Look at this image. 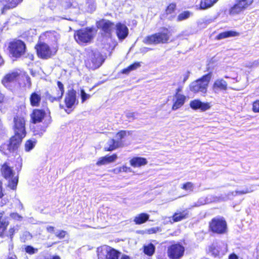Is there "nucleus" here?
<instances>
[{
	"label": "nucleus",
	"instance_id": "obj_1",
	"mask_svg": "<svg viewBox=\"0 0 259 259\" xmlns=\"http://www.w3.org/2000/svg\"><path fill=\"white\" fill-rule=\"evenodd\" d=\"M170 33L166 28H162L159 32L152 35L146 36L143 42L147 45H158L167 43L169 39Z\"/></svg>",
	"mask_w": 259,
	"mask_h": 259
},
{
	"label": "nucleus",
	"instance_id": "obj_2",
	"mask_svg": "<svg viewBox=\"0 0 259 259\" xmlns=\"http://www.w3.org/2000/svg\"><path fill=\"white\" fill-rule=\"evenodd\" d=\"M211 76V73H208L192 82L190 85V90L194 93L205 94Z\"/></svg>",
	"mask_w": 259,
	"mask_h": 259
},
{
	"label": "nucleus",
	"instance_id": "obj_3",
	"mask_svg": "<svg viewBox=\"0 0 259 259\" xmlns=\"http://www.w3.org/2000/svg\"><path fill=\"white\" fill-rule=\"evenodd\" d=\"M104 61V59L99 51L94 50L89 52L85 65L88 68L95 70L100 67Z\"/></svg>",
	"mask_w": 259,
	"mask_h": 259
},
{
	"label": "nucleus",
	"instance_id": "obj_4",
	"mask_svg": "<svg viewBox=\"0 0 259 259\" xmlns=\"http://www.w3.org/2000/svg\"><path fill=\"white\" fill-rule=\"evenodd\" d=\"M94 34L93 28H86L75 31L74 37L78 44L83 45L90 43L93 39Z\"/></svg>",
	"mask_w": 259,
	"mask_h": 259
},
{
	"label": "nucleus",
	"instance_id": "obj_5",
	"mask_svg": "<svg viewBox=\"0 0 259 259\" xmlns=\"http://www.w3.org/2000/svg\"><path fill=\"white\" fill-rule=\"evenodd\" d=\"M8 48L10 53L15 58L20 57L24 54L26 50L25 43L19 39H16L10 42Z\"/></svg>",
	"mask_w": 259,
	"mask_h": 259
},
{
	"label": "nucleus",
	"instance_id": "obj_6",
	"mask_svg": "<svg viewBox=\"0 0 259 259\" xmlns=\"http://www.w3.org/2000/svg\"><path fill=\"white\" fill-rule=\"evenodd\" d=\"M254 0H235V4L230 8L229 14L235 16L247 9L253 4Z\"/></svg>",
	"mask_w": 259,
	"mask_h": 259
},
{
	"label": "nucleus",
	"instance_id": "obj_7",
	"mask_svg": "<svg viewBox=\"0 0 259 259\" xmlns=\"http://www.w3.org/2000/svg\"><path fill=\"white\" fill-rule=\"evenodd\" d=\"M184 246L180 243H176L167 247V254L170 259H180L184 255Z\"/></svg>",
	"mask_w": 259,
	"mask_h": 259
},
{
	"label": "nucleus",
	"instance_id": "obj_8",
	"mask_svg": "<svg viewBox=\"0 0 259 259\" xmlns=\"http://www.w3.org/2000/svg\"><path fill=\"white\" fill-rule=\"evenodd\" d=\"M76 98V92L73 89H70L67 92L64 98V103L67 109L65 111L70 113L74 108L75 106L78 104Z\"/></svg>",
	"mask_w": 259,
	"mask_h": 259
},
{
	"label": "nucleus",
	"instance_id": "obj_9",
	"mask_svg": "<svg viewBox=\"0 0 259 259\" xmlns=\"http://www.w3.org/2000/svg\"><path fill=\"white\" fill-rule=\"evenodd\" d=\"M209 252L215 257H221L228 250L227 244L221 241L214 242L209 247Z\"/></svg>",
	"mask_w": 259,
	"mask_h": 259
},
{
	"label": "nucleus",
	"instance_id": "obj_10",
	"mask_svg": "<svg viewBox=\"0 0 259 259\" xmlns=\"http://www.w3.org/2000/svg\"><path fill=\"white\" fill-rule=\"evenodd\" d=\"M211 230L218 234H224L227 231V223L222 218H215L209 223Z\"/></svg>",
	"mask_w": 259,
	"mask_h": 259
},
{
	"label": "nucleus",
	"instance_id": "obj_11",
	"mask_svg": "<svg viewBox=\"0 0 259 259\" xmlns=\"http://www.w3.org/2000/svg\"><path fill=\"white\" fill-rule=\"evenodd\" d=\"M21 142L20 138L12 137L9 143H5L0 146V151L4 154L8 155L12 151L18 148Z\"/></svg>",
	"mask_w": 259,
	"mask_h": 259
},
{
	"label": "nucleus",
	"instance_id": "obj_12",
	"mask_svg": "<svg viewBox=\"0 0 259 259\" xmlns=\"http://www.w3.org/2000/svg\"><path fill=\"white\" fill-rule=\"evenodd\" d=\"M14 131L15 135L14 137L22 139L25 136V120L23 117L16 116L14 118Z\"/></svg>",
	"mask_w": 259,
	"mask_h": 259
},
{
	"label": "nucleus",
	"instance_id": "obj_13",
	"mask_svg": "<svg viewBox=\"0 0 259 259\" xmlns=\"http://www.w3.org/2000/svg\"><path fill=\"white\" fill-rule=\"evenodd\" d=\"M35 48L36 50L38 56L44 59L51 58L56 53V51H53L47 44L43 42L36 45Z\"/></svg>",
	"mask_w": 259,
	"mask_h": 259
},
{
	"label": "nucleus",
	"instance_id": "obj_14",
	"mask_svg": "<svg viewBox=\"0 0 259 259\" xmlns=\"http://www.w3.org/2000/svg\"><path fill=\"white\" fill-rule=\"evenodd\" d=\"M114 26L113 23L105 19H103L97 23V27L102 29L105 36L108 38L111 37Z\"/></svg>",
	"mask_w": 259,
	"mask_h": 259
},
{
	"label": "nucleus",
	"instance_id": "obj_15",
	"mask_svg": "<svg viewBox=\"0 0 259 259\" xmlns=\"http://www.w3.org/2000/svg\"><path fill=\"white\" fill-rule=\"evenodd\" d=\"M116 33L118 39L123 40L128 35V29L124 24L119 23L116 25Z\"/></svg>",
	"mask_w": 259,
	"mask_h": 259
},
{
	"label": "nucleus",
	"instance_id": "obj_16",
	"mask_svg": "<svg viewBox=\"0 0 259 259\" xmlns=\"http://www.w3.org/2000/svg\"><path fill=\"white\" fill-rule=\"evenodd\" d=\"M61 6L63 8V12L67 9H74L76 10V12H79L80 9V6L76 2L75 0H61Z\"/></svg>",
	"mask_w": 259,
	"mask_h": 259
},
{
	"label": "nucleus",
	"instance_id": "obj_17",
	"mask_svg": "<svg viewBox=\"0 0 259 259\" xmlns=\"http://www.w3.org/2000/svg\"><path fill=\"white\" fill-rule=\"evenodd\" d=\"M227 82L225 80L218 79L213 84L212 90L215 93L218 94L220 92L227 90Z\"/></svg>",
	"mask_w": 259,
	"mask_h": 259
},
{
	"label": "nucleus",
	"instance_id": "obj_18",
	"mask_svg": "<svg viewBox=\"0 0 259 259\" xmlns=\"http://www.w3.org/2000/svg\"><path fill=\"white\" fill-rule=\"evenodd\" d=\"M190 105L193 109H199L201 111H206L210 108V105L209 103L202 102L199 100L192 101L190 102Z\"/></svg>",
	"mask_w": 259,
	"mask_h": 259
},
{
	"label": "nucleus",
	"instance_id": "obj_19",
	"mask_svg": "<svg viewBox=\"0 0 259 259\" xmlns=\"http://www.w3.org/2000/svg\"><path fill=\"white\" fill-rule=\"evenodd\" d=\"M186 97L181 94L176 93L173 99L174 104L172 107L173 110H176L182 107L185 103Z\"/></svg>",
	"mask_w": 259,
	"mask_h": 259
},
{
	"label": "nucleus",
	"instance_id": "obj_20",
	"mask_svg": "<svg viewBox=\"0 0 259 259\" xmlns=\"http://www.w3.org/2000/svg\"><path fill=\"white\" fill-rule=\"evenodd\" d=\"M189 217V211L188 209L183 210H178L172 215L174 222H178Z\"/></svg>",
	"mask_w": 259,
	"mask_h": 259
},
{
	"label": "nucleus",
	"instance_id": "obj_21",
	"mask_svg": "<svg viewBox=\"0 0 259 259\" xmlns=\"http://www.w3.org/2000/svg\"><path fill=\"white\" fill-rule=\"evenodd\" d=\"M117 158V156L116 154H112V155H106L104 157L100 158L97 162L96 164L98 166L103 165H106L111 162L115 161Z\"/></svg>",
	"mask_w": 259,
	"mask_h": 259
},
{
	"label": "nucleus",
	"instance_id": "obj_22",
	"mask_svg": "<svg viewBox=\"0 0 259 259\" xmlns=\"http://www.w3.org/2000/svg\"><path fill=\"white\" fill-rule=\"evenodd\" d=\"M19 3L18 0H0V4L3 6L2 13L5 11L15 8Z\"/></svg>",
	"mask_w": 259,
	"mask_h": 259
},
{
	"label": "nucleus",
	"instance_id": "obj_23",
	"mask_svg": "<svg viewBox=\"0 0 259 259\" xmlns=\"http://www.w3.org/2000/svg\"><path fill=\"white\" fill-rule=\"evenodd\" d=\"M131 166L134 167H139L145 165L148 161L145 158L142 157H134L130 161Z\"/></svg>",
	"mask_w": 259,
	"mask_h": 259
},
{
	"label": "nucleus",
	"instance_id": "obj_24",
	"mask_svg": "<svg viewBox=\"0 0 259 259\" xmlns=\"http://www.w3.org/2000/svg\"><path fill=\"white\" fill-rule=\"evenodd\" d=\"M19 74L17 72H13L7 74L2 80V83L6 87H8L9 83L13 82L17 80Z\"/></svg>",
	"mask_w": 259,
	"mask_h": 259
},
{
	"label": "nucleus",
	"instance_id": "obj_25",
	"mask_svg": "<svg viewBox=\"0 0 259 259\" xmlns=\"http://www.w3.org/2000/svg\"><path fill=\"white\" fill-rule=\"evenodd\" d=\"M49 7L55 13H60L63 12L61 0H50Z\"/></svg>",
	"mask_w": 259,
	"mask_h": 259
},
{
	"label": "nucleus",
	"instance_id": "obj_26",
	"mask_svg": "<svg viewBox=\"0 0 259 259\" xmlns=\"http://www.w3.org/2000/svg\"><path fill=\"white\" fill-rule=\"evenodd\" d=\"M122 144V142L120 141L110 139L107 143V145L104 147V149L107 151H111L121 146Z\"/></svg>",
	"mask_w": 259,
	"mask_h": 259
},
{
	"label": "nucleus",
	"instance_id": "obj_27",
	"mask_svg": "<svg viewBox=\"0 0 259 259\" xmlns=\"http://www.w3.org/2000/svg\"><path fill=\"white\" fill-rule=\"evenodd\" d=\"M109 246L104 245L97 248L98 259H107Z\"/></svg>",
	"mask_w": 259,
	"mask_h": 259
},
{
	"label": "nucleus",
	"instance_id": "obj_28",
	"mask_svg": "<svg viewBox=\"0 0 259 259\" xmlns=\"http://www.w3.org/2000/svg\"><path fill=\"white\" fill-rule=\"evenodd\" d=\"M45 112L42 110L35 109L33 111L32 118L34 123L40 122L44 118Z\"/></svg>",
	"mask_w": 259,
	"mask_h": 259
},
{
	"label": "nucleus",
	"instance_id": "obj_29",
	"mask_svg": "<svg viewBox=\"0 0 259 259\" xmlns=\"http://www.w3.org/2000/svg\"><path fill=\"white\" fill-rule=\"evenodd\" d=\"M41 95L38 93H32L30 97V102L31 106L38 107L39 106L41 101Z\"/></svg>",
	"mask_w": 259,
	"mask_h": 259
},
{
	"label": "nucleus",
	"instance_id": "obj_30",
	"mask_svg": "<svg viewBox=\"0 0 259 259\" xmlns=\"http://www.w3.org/2000/svg\"><path fill=\"white\" fill-rule=\"evenodd\" d=\"M149 218V214L145 213H142L135 217L134 222L136 225H140L145 223L148 220Z\"/></svg>",
	"mask_w": 259,
	"mask_h": 259
},
{
	"label": "nucleus",
	"instance_id": "obj_31",
	"mask_svg": "<svg viewBox=\"0 0 259 259\" xmlns=\"http://www.w3.org/2000/svg\"><path fill=\"white\" fill-rule=\"evenodd\" d=\"M239 34V33L238 32L235 31H228L220 33L217 36L216 38L218 40H220L230 37L238 36Z\"/></svg>",
	"mask_w": 259,
	"mask_h": 259
},
{
	"label": "nucleus",
	"instance_id": "obj_32",
	"mask_svg": "<svg viewBox=\"0 0 259 259\" xmlns=\"http://www.w3.org/2000/svg\"><path fill=\"white\" fill-rule=\"evenodd\" d=\"M1 171L4 178H12L14 177L12 168L6 164L2 166Z\"/></svg>",
	"mask_w": 259,
	"mask_h": 259
},
{
	"label": "nucleus",
	"instance_id": "obj_33",
	"mask_svg": "<svg viewBox=\"0 0 259 259\" xmlns=\"http://www.w3.org/2000/svg\"><path fill=\"white\" fill-rule=\"evenodd\" d=\"M218 0H201L200 9L206 10L212 7Z\"/></svg>",
	"mask_w": 259,
	"mask_h": 259
},
{
	"label": "nucleus",
	"instance_id": "obj_34",
	"mask_svg": "<svg viewBox=\"0 0 259 259\" xmlns=\"http://www.w3.org/2000/svg\"><path fill=\"white\" fill-rule=\"evenodd\" d=\"M3 213L2 212L0 213V236H2L4 233V232L6 229L8 225V222L6 221L5 219H4L2 218Z\"/></svg>",
	"mask_w": 259,
	"mask_h": 259
},
{
	"label": "nucleus",
	"instance_id": "obj_35",
	"mask_svg": "<svg viewBox=\"0 0 259 259\" xmlns=\"http://www.w3.org/2000/svg\"><path fill=\"white\" fill-rule=\"evenodd\" d=\"M140 66H141V64L140 62H135L134 64L128 66L126 68L123 69L122 72L123 74H128L131 71L136 70V69L140 67Z\"/></svg>",
	"mask_w": 259,
	"mask_h": 259
},
{
	"label": "nucleus",
	"instance_id": "obj_36",
	"mask_svg": "<svg viewBox=\"0 0 259 259\" xmlns=\"http://www.w3.org/2000/svg\"><path fill=\"white\" fill-rule=\"evenodd\" d=\"M87 11L89 13L93 12L96 8L95 0H87Z\"/></svg>",
	"mask_w": 259,
	"mask_h": 259
},
{
	"label": "nucleus",
	"instance_id": "obj_37",
	"mask_svg": "<svg viewBox=\"0 0 259 259\" xmlns=\"http://www.w3.org/2000/svg\"><path fill=\"white\" fill-rule=\"evenodd\" d=\"M155 251V247L152 243L149 244L147 246H144V252L148 255H151Z\"/></svg>",
	"mask_w": 259,
	"mask_h": 259
},
{
	"label": "nucleus",
	"instance_id": "obj_38",
	"mask_svg": "<svg viewBox=\"0 0 259 259\" xmlns=\"http://www.w3.org/2000/svg\"><path fill=\"white\" fill-rule=\"evenodd\" d=\"M107 255V259H118V252L114 249L111 248L109 247V249Z\"/></svg>",
	"mask_w": 259,
	"mask_h": 259
},
{
	"label": "nucleus",
	"instance_id": "obj_39",
	"mask_svg": "<svg viewBox=\"0 0 259 259\" xmlns=\"http://www.w3.org/2000/svg\"><path fill=\"white\" fill-rule=\"evenodd\" d=\"M7 186L11 189L15 190L16 189L18 179H7Z\"/></svg>",
	"mask_w": 259,
	"mask_h": 259
},
{
	"label": "nucleus",
	"instance_id": "obj_40",
	"mask_svg": "<svg viewBox=\"0 0 259 259\" xmlns=\"http://www.w3.org/2000/svg\"><path fill=\"white\" fill-rule=\"evenodd\" d=\"M35 144V141L28 140L26 142L25 144V151L27 152L30 151L34 147Z\"/></svg>",
	"mask_w": 259,
	"mask_h": 259
},
{
	"label": "nucleus",
	"instance_id": "obj_41",
	"mask_svg": "<svg viewBox=\"0 0 259 259\" xmlns=\"http://www.w3.org/2000/svg\"><path fill=\"white\" fill-rule=\"evenodd\" d=\"M43 97L46 100H49L51 102H53L55 101H59L60 100V99L58 98V95L55 97H53L48 91L46 92L44 94Z\"/></svg>",
	"mask_w": 259,
	"mask_h": 259
},
{
	"label": "nucleus",
	"instance_id": "obj_42",
	"mask_svg": "<svg viewBox=\"0 0 259 259\" xmlns=\"http://www.w3.org/2000/svg\"><path fill=\"white\" fill-rule=\"evenodd\" d=\"M57 84L58 88L59 89V91H58L57 95L58 96V98L61 99L64 93V85L60 81H58L57 82Z\"/></svg>",
	"mask_w": 259,
	"mask_h": 259
},
{
	"label": "nucleus",
	"instance_id": "obj_43",
	"mask_svg": "<svg viewBox=\"0 0 259 259\" xmlns=\"http://www.w3.org/2000/svg\"><path fill=\"white\" fill-rule=\"evenodd\" d=\"M190 16V12L188 11H185L179 15L177 20L178 21H181L188 18Z\"/></svg>",
	"mask_w": 259,
	"mask_h": 259
},
{
	"label": "nucleus",
	"instance_id": "obj_44",
	"mask_svg": "<svg viewBox=\"0 0 259 259\" xmlns=\"http://www.w3.org/2000/svg\"><path fill=\"white\" fill-rule=\"evenodd\" d=\"M80 96L82 103H83L87 100L89 99L91 97V96L90 94H87L84 90H81Z\"/></svg>",
	"mask_w": 259,
	"mask_h": 259
},
{
	"label": "nucleus",
	"instance_id": "obj_45",
	"mask_svg": "<svg viewBox=\"0 0 259 259\" xmlns=\"http://www.w3.org/2000/svg\"><path fill=\"white\" fill-rule=\"evenodd\" d=\"M129 170L130 172L131 171V168H128L126 166H123L122 167H117L114 169V171L115 173H120L123 172H127Z\"/></svg>",
	"mask_w": 259,
	"mask_h": 259
},
{
	"label": "nucleus",
	"instance_id": "obj_46",
	"mask_svg": "<svg viewBox=\"0 0 259 259\" xmlns=\"http://www.w3.org/2000/svg\"><path fill=\"white\" fill-rule=\"evenodd\" d=\"M25 250L27 253L30 254H34L36 253L38 251V249L37 248H34L32 246L29 245L26 246Z\"/></svg>",
	"mask_w": 259,
	"mask_h": 259
},
{
	"label": "nucleus",
	"instance_id": "obj_47",
	"mask_svg": "<svg viewBox=\"0 0 259 259\" xmlns=\"http://www.w3.org/2000/svg\"><path fill=\"white\" fill-rule=\"evenodd\" d=\"M193 184L191 182H188L183 185L182 188L190 192L193 190Z\"/></svg>",
	"mask_w": 259,
	"mask_h": 259
},
{
	"label": "nucleus",
	"instance_id": "obj_48",
	"mask_svg": "<svg viewBox=\"0 0 259 259\" xmlns=\"http://www.w3.org/2000/svg\"><path fill=\"white\" fill-rule=\"evenodd\" d=\"M126 133L124 131H121L118 132L116 136V140L120 141L121 142V139L123 138L126 136Z\"/></svg>",
	"mask_w": 259,
	"mask_h": 259
},
{
	"label": "nucleus",
	"instance_id": "obj_49",
	"mask_svg": "<svg viewBox=\"0 0 259 259\" xmlns=\"http://www.w3.org/2000/svg\"><path fill=\"white\" fill-rule=\"evenodd\" d=\"M56 236L59 239H63L65 237L66 232L64 231H58L55 233Z\"/></svg>",
	"mask_w": 259,
	"mask_h": 259
},
{
	"label": "nucleus",
	"instance_id": "obj_50",
	"mask_svg": "<svg viewBox=\"0 0 259 259\" xmlns=\"http://www.w3.org/2000/svg\"><path fill=\"white\" fill-rule=\"evenodd\" d=\"M47 34L49 37L53 36L54 37V40H56L59 38V34L55 31L47 32Z\"/></svg>",
	"mask_w": 259,
	"mask_h": 259
},
{
	"label": "nucleus",
	"instance_id": "obj_51",
	"mask_svg": "<svg viewBox=\"0 0 259 259\" xmlns=\"http://www.w3.org/2000/svg\"><path fill=\"white\" fill-rule=\"evenodd\" d=\"M176 5L175 4H170L166 9L167 14H171L175 9Z\"/></svg>",
	"mask_w": 259,
	"mask_h": 259
},
{
	"label": "nucleus",
	"instance_id": "obj_52",
	"mask_svg": "<svg viewBox=\"0 0 259 259\" xmlns=\"http://www.w3.org/2000/svg\"><path fill=\"white\" fill-rule=\"evenodd\" d=\"M252 110L254 112H259V100H256L253 102Z\"/></svg>",
	"mask_w": 259,
	"mask_h": 259
},
{
	"label": "nucleus",
	"instance_id": "obj_53",
	"mask_svg": "<svg viewBox=\"0 0 259 259\" xmlns=\"http://www.w3.org/2000/svg\"><path fill=\"white\" fill-rule=\"evenodd\" d=\"M159 231V228L158 227H155V228H152L148 230V232L150 234H151V233H155Z\"/></svg>",
	"mask_w": 259,
	"mask_h": 259
},
{
	"label": "nucleus",
	"instance_id": "obj_54",
	"mask_svg": "<svg viewBox=\"0 0 259 259\" xmlns=\"http://www.w3.org/2000/svg\"><path fill=\"white\" fill-rule=\"evenodd\" d=\"M15 230L14 228H11L9 229V234H10V236L11 241L12 240L13 236L15 233Z\"/></svg>",
	"mask_w": 259,
	"mask_h": 259
},
{
	"label": "nucleus",
	"instance_id": "obj_55",
	"mask_svg": "<svg viewBox=\"0 0 259 259\" xmlns=\"http://www.w3.org/2000/svg\"><path fill=\"white\" fill-rule=\"evenodd\" d=\"M47 230L49 233H54L55 231L54 227L52 226L47 227Z\"/></svg>",
	"mask_w": 259,
	"mask_h": 259
},
{
	"label": "nucleus",
	"instance_id": "obj_56",
	"mask_svg": "<svg viewBox=\"0 0 259 259\" xmlns=\"http://www.w3.org/2000/svg\"><path fill=\"white\" fill-rule=\"evenodd\" d=\"M134 115H135V113H133V112H129V113H127L126 114V117L128 118H132L133 119H134Z\"/></svg>",
	"mask_w": 259,
	"mask_h": 259
},
{
	"label": "nucleus",
	"instance_id": "obj_57",
	"mask_svg": "<svg viewBox=\"0 0 259 259\" xmlns=\"http://www.w3.org/2000/svg\"><path fill=\"white\" fill-rule=\"evenodd\" d=\"M249 192H250V191L246 190L245 191L243 190L241 191H236V194H246V193H247Z\"/></svg>",
	"mask_w": 259,
	"mask_h": 259
},
{
	"label": "nucleus",
	"instance_id": "obj_58",
	"mask_svg": "<svg viewBox=\"0 0 259 259\" xmlns=\"http://www.w3.org/2000/svg\"><path fill=\"white\" fill-rule=\"evenodd\" d=\"M158 259H167L164 254H160L158 255Z\"/></svg>",
	"mask_w": 259,
	"mask_h": 259
},
{
	"label": "nucleus",
	"instance_id": "obj_59",
	"mask_svg": "<svg viewBox=\"0 0 259 259\" xmlns=\"http://www.w3.org/2000/svg\"><path fill=\"white\" fill-rule=\"evenodd\" d=\"M229 259H238V257L236 254H232L229 256Z\"/></svg>",
	"mask_w": 259,
	"mask_h": 259
},
{
	"label": "nucleus",
	"instance_id": "obj_60",
	"mask_svg": "<svg viewBox=\"0 0 259 259\" xmlns=\"http://www.w3.org/2000/svg\"><path fill=\"white\" fill-rule=\"evenodd\" d=\"M188 77H189V72H187V74L184 75L183 81L184 82L186 81L188 79Z\"/></svg>",
	"mask_w": 259,
	"mask_h": 259
},
{
	"label": "nucleus",
	"instance_id": "obj_61",
	"mask_svg": "<svg viewBox=\"0 0 259 259\" xmlns=\"http://www.w3.org/2000/svg\"><path fill=\"white\" fill-rule=\"evenodd\" d=\"M45 259H61V258L59 256L56 255V256H54L53 257L46 258Z\"/></svg>",
	"mask_w": 259,
	"mask_h": 259
},
{
	"label": "nucleus",
	"instance_id": "obj_62",
	"mask_svg": "<svg viewBox=\"0 0 259 259\" xmlns=\"http://www.w3.org/2000/svg\"><path fill=\"white\" fill-rule=\"evenodd\" d=\"M3 196V193L2 192V183L0 182V198H2Z\"/></svg>",
	"mask_w": 259,
	"mask_h": 259
},
{
	"label": "nucleus",
	"instance_id": "obj_63",
	"mask_svg": "<svg viewBox=\"0 0 259 259\" xmlns=\"http://www.w3.org/2000/svg\"><path fill=\"white\" fill-rule=\"evenodd\" d=\"M150 50H151V49H150V48H144L143 49L142 52H148V51H150Z\"/></svg>",
	"mask_w": 259,
	"mask_h": 259
},
{
	"label": "nucleus",
	"instance_id": "obj_64",
	"mask_svg": "<svg viewBox=\"0 0 259 259\" xmlns=\"http://www.w3.org/2000/svg\"><path fill=\"white\" fill-rule=\"evenodd\" d=\"M8 259H17V258L15 255H13L9 257Z\"/></svg>",
	"mask_w": 259,
	"mask_h": 259
}]
</instances>
